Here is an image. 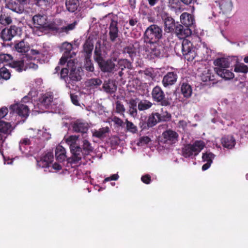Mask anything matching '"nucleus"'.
I'll return each mask as SVG.
<instances>
[{"label":"nucleus","instance_id":"412c9836","mask_svg":"<svg viewBox=\"0 0 248 248\" xmlns=\"http://www.w3.org/2000/svg\"><path fill=\"white\" fill-rule=\"evenodd\" d=\"M24 2H20L18 0H10L7 4V7L14 12L21 13L23 11L22 3Z\"/></svg>","mask_w":248,"mask_h":248},{"label":"nucleus","instance_id":"9b49d317","mask_svg":"<svg viewBox=\"0 0 248 248\" xmlns=\"http://www.w3.org/2000/svg\"><path fill=\"white\" fill-rule=\"evenodd\" d=\"M170 117V114L168 112L167 113L166 115H163V116H161L157 112H152L148 116V120L149 121V125H150V126L152 127L161 121H166V118H169Z\"/></svg>","mask_w":248,"mask_h":248},{"label":"nucleus","instance_id":"0eeeda50","mask_svg":"<svg viewBox=\"0 0 248 248\" xmlns=\"http://www.w3.org/2000/svg\"><path fill=\"white\" fill-rule=\"evenodd\" d=\"M10 113H16L21 118L26 119L29 115V108L22 104H15L10 107Z\"/></svg>","mask_w":248,"mask_h":248},{"label":"nucleus","instance_id":"6e6d98bb","mask_svg":"<svg viewBox=\"0 0 248 248\" xmlns=\"http://www.w3.org/2000/svg\"><path fill=\"white\" fill-rule=\"evenodd\" d=\"M116 112L119 113H123L125 111V108L123 104L120 101H118L116 103Z\"/></svg>","mask_w":248,"mask_h":248},{"label":"nucleus","instance_id":"473e14b6","mask_svg":"<svg viewBox=\"0 0 248 248\" xmlns=\"http://www.w3.org/2000/svg\"><path fill=\"white\" fill-rule=\"evenodd\" d=\"M109 132V128L108 127L106 126L101 128L98 130H95L93 133V136L97 138L102 139L106 137V134Z\"/></svg>","mask_w":248,"mask_h":248},{"label":"nucleus","instance_id":"423d86ee","mask_svg":"<svg viewBox=\"0 0 248 248\" xmlns=\"http://www.w3.org/2000/svg\"><path fill=\"white\" fill-rule=\"evenodd\" d=\"M162 17L164 21V33L163 36V39H164V45L166 47L170 46V35L168 34L170 32V17L168 16L167 14H163Z\"/></svg>","mask_w":248,"mask_h":248},{"label":"nucleus","instance_id":"338daca9","mask_svg":"<svg viewBox=\"0 0 248 248\" xmlns=\"http://www.w3.org/2000/svg\"><path fill=\"white\" fill-rule=\"evenodd\" d=\"M178 137V135L176 132L171 131V144L177 140Z\"/></svg>","mask_w":248,"mask_h":248},{"label":"nucleus","instance_id":"3c124183","mask_svg":"<svg viewBox=\"0 0 248 248\" xmlns=\"http://www.w3.org/2000/svg\"><path fill=\"white\" fill-rule=\"evenodd\" d=\"M12 22V18L10 16L1 15L0 16V22L1 24L7 25L11 24Z\"/></svg>","mask_w":248,"mask_h":248},{"label":"nucleus","instance_id":"c85d7f7f","mask_svg":"<svg viewBox=\"0 0 248 248\" xmlns=\"http://www.w3.org/2000/svg\"><path fill=\"white\" fill-rule=\"evenodd\" d=\"M139 101V99L138 98L136 99H131L129 100L128 105H129V109L128 112L129 114L132 117H135L137 115L138 111H137V103L138 102L137 101Z\"/></svg>","mask_w":248,"mask_h":248},{"label":"nucleus","instance_id":"5701e85b","mask_svg":"<svg viewBox=\"0 0 248 248\" xmlns=\"http://www.w3.org/2000/svg\"><path fill=\"white\" fill-rule=\"evenodd\" d=\"M214 157L215 155L210 152H206L202 154V161L206 162L202 167L203 170H205L210 168Z\"/></svg>","mask_w":248,"mask_h":248},{"label":"nucleus","instance_id":"a18cd8bd","mask_svg":"<svg viewBox=\"0 0 248 248\" xmlns=\"http://www.w3.org/2000/svg\"><path fill=\"white\" fill-rule=\"evenodd\" d=\"M220 7L223 12L228 13L232 10V4L230 0H228L225 3L222 2Z\"/></svg>","mask_w":248,"mask_h":248},{"label":"nucleus","instance_id":"4d7b16f0","mask_svg":"<svg viewBox=\"0 0 248 248\" xmlns=\"http://www.w3.org/2000/svg\"><path fill=\"white\" fill-rule=\"evenodd\" d=\"M2 62H7L12 60L13 57L11 55L7 54H0Z\"/></svg>","mask_w":248,"mask_h":248},{"label":"nucleus","instance_id":"9d476101","mask_svg":"<svg viewBox=\"0 0 248 248\" xmlns=\"http://www.w3.org/2000/svg\"><path fill=\"white\" fill-rule=\"evenodd\" d=\"M70 149L72 155L71 158L67 159L68 162L76 163L81 160L84 153L78 145L71 147Z\"/></svg>","mask_w":248,"mask_h":248},{"label":"nucleus","instance_id":"e2e57ef3","mask_svg":"<svg viewBox=\"0 0 248 248\" xmlns=\"http://www.w3.org/2000/svg\"><path fill=\"white\" fill-rule=\"evenodd\" d=\"M113 121L116 124L119 126H123L124 124L123 120L121 119L116 116L114 117L113 119Z\"/></svg>","mask_w":248,"mask_h":248},{"label":"nucleus","instance_id":"f257e3e1","mask_svg":"<svg viewBox=\"0 0 248 248\" xmlns=\"http://www.w3.org/2000/svg\"><path fill=\"white\" fill-rule=\"evenodd\" d=\"M162 36V30L156 25H151L146 30L144 34V40L146 43H149L151 47L147 49L151 55V58H154L159 55L160 52L155 45Z\"/></svg>","mask_w":248,"mask_h":248},{"label":"nucleus","instance_id":"a878e982","mask_svg":"<svg viewBox=\"0 0 248 248\" xmlns=\"http://www.w3.org/2000/svg\"><path fill=\"white\" fill-rule=\"evenodd\" d=\"M55 157L56 160L59 162L65 161L66 155L65 149L61 145L57 146L55 149Z\"/></svg>","mask_w":248,"mask_h":248},{"label":"nucleus","instance_id":"680f3d73","mask_svg":"<svg viewBox=\"0 0 248 248\" xmlns=\"http://www.w3.org/2000/svg\"><path fill=\"white\" fill-rule=\"evenodd\" d=\"M8 112V109L5 107H3L0 109V119L3 118Z\"/></svg>","mask_w":248,"mask_h":248},{"label":"nucleus","instance_id":"6e6552de","mask_svg":"<svg viewBox=\"0 0 248 248\" xmlns=\"http://www.w3.org/2000/svg\"><path fill=\"white\" fill-rule=\"evenodd\" d=\"M12 131V125L10 123L0 121V142L2 144Z\"/></svg>","mask_w":248,"mask_h":248},{"label":"nucleus","instance_id":"49530a36","mask_svg":"<svg viewBox=\"0 0 248 248\" xmlns=\"http://www.w3.org/2000/svg\"><path fill=\"white\" fill-rule=\"evenodd\" d=\"M76 24L77 22L75 21L71 24H68L66 26L61 28L59 31L60 32H65L67 34L70 31L73 30L75 28Z\"/></svg>","mask_w":248,"mask_h":248},{"label":"nucleus","instance_id":"c9c22d12","mask_svg":"<svg viewBox=\"0 0 248 248\" xmlns=\"http://www.w3.org/2000/svg\"><path fill=\"white\" fill-rule=\"evenodd\" d=\"M201 78L202 81L207 82L214 79V75H212L211 70L205 69L201 75Z\"/></svg>","mask_w":248,"mask_h":248},{"label":"nucleus","instance_id":"b1692460","mask_svg":"<svg viewBox=\"0 0 248 248\" xmlns=\"http://www.w3.org/2000/svg\"><path fill=\"white\" fill-rule=\"evenodd\" d=\"M180 20L181 23L187 28L191 26L194 23V17L187 13H184L181 15Z\"/></svg>","mask_w":248,"mask_h":248},{"label":"nucleus","instance_id":"ddd939ff","mask_svg":"<svg viewBox=\"0 0 248 248\" xmlns=\"http://www.w3.org/2000/svg\"><path fill=\"white\" fill-rule=\"evenodd\" d=\"M175 33L176 36L181 39L188 37L192 33L191 30L186 27L184 28L182 25L178 24L175 26Z\"/></svg>","mask_w":248,"mask_h":248},{"label":"nucleus","instance_id":"ea45409f","mask_svg":"<svg viewBox=\"0 0 248 248\" xmlns=\"http://www.w3.org/2000/svg\"><path fill=\"white\" fill-rule=\"evenodd\" d=\"M9 65L15 68L16 71L21 72L24 68V62L22 61H13L9 63Z\"/></svg>","mask_w":248,"mask_h":248},{"label":"nucleus","instance_id":"20e7f679","mask_svg":"<svg viewBox=\"0 0 248 248\" xmlns=\"http://www.w3.org/2000/svg\"><path fill=\"white\" fill-rule=\"evenodd\" d=\"M21 28L16 25H11L2 29L0 32V37L4 42L11 41L13 37L21 34Z\"/></svg>","mask_w":248,"mask_h":248},{"label":"nucleus","instance_id":"6ab92c4d","mask_svg":"<svg viewBox=\"0 0 248 248\" xmlns=\"http://www.w3.org/2000/svg\"><path fill=\"white\" fill-rule=\"evenodd\" d=\"M93 46V44L91 40L89 39L86 40L83 45V49L81 51L84 54L85 59H91Z\"/></svg>","mask_w":248,"mask_h":248},{"label":"nucleus","instance_id":"13d9d810","mask_svg":"<svg viewBox=\"0 0 248 248\" xmlns=\"http://www.w3.org/2000/svg\"><path fill=\"white\" fill-rule=\"evenodd\" d=\"M141 181L145 184H149L151 182V177L149 174H145L141 176Z\"/></svg>","mask_w":248,"mask_h":248},{"label":"nucleus","instance_id":"39448f33","mask_svg":"<svg viewBox=\"0 0 248 248\" xmlns=\"http://www.w3.org/2000/svg\"><path fill=\"white\" fill-rule=\"evenodd\" d=\"M151 94L154 101L160 103L161 105L163 106L170 105L169 99L165 97L164 92L159 86H156L153 88Z\"/></svg>","mask_w":248,"mask_h":248},{"label":"nucleus","instance_id":"5fc2aeb1","mask_svg":"<svg viewBox=\"0 0 248 248\" xmlns=\"http://www.w3.org/2000/svg\"><path fill=\"white\" fill-rule=\"evenodd\" d=\"M162 83L165 87H167L170 85V72H168L165 75L162 80Z\"/></svg>","mask_w":248,"mask_h":248},{"label":"nucleus","instance_id":"7c9ffc66","mask_svg":"<svg viewBox=\"0 0 248 248\" xmlns=\"http://www.w3.org/2000/svg\"><path fill=\"white\" fill-rule=\"evenodd\" d=\"M181 93L186 98H189L191 96L192 89L191 86L187 83H183L181 87Z\"/></svg>","mask_w":248,"mask_h":248},{"label":"nucleus","instance_id":"393cba45","mask_svg":"<svg viewBox=\"0 0 248 248\" xmlns=\"http://www.w3.org/2000/svg\"><path fill=\"white\" fill-rule=\"evenodd\" d=\"M15 48L19 53L25 54L30 49L29 43L22 40L15 45Z\"/></svg>","mask_w":248,"mask_h":248},{"label":"nucleus","instance_id":"a19ab883","mask_svg":"<svg viewBox=\"0 0 248 248\" xmlns=\"http://www.w3.org/2000/svg\"><path fill=\"white\" fill-rule=\"evenodd\" d=\"M123 52L128 54L129 57L132 59L136 56V51L133 46H129L124 47Z\"/></svg>","mask_w":248,"mask_h":248},{"label":"nucleus","instance_id":"cd10ccee","mask_svg":"<svg viewBox=\"0 0 248 248\" xmlns=\"http://www.w3.org/2000/svg\"><path fill=\"white\" fill-rule=\"evenodd\" d=\"M221 144L224 147L231 149L235 145V140L232 136H227L222 138Z\"/></svg>","mask_w":248,"mask_h":248},{"label":"nucleus","instance_id":"f704fd0d","mask_svg":"<svg viewBox=\"0 0 248 248\" xmlns=\"http://www.w3.org/2000/svg\"><path fill=\"white\" fill-rule=\"evenodd\" d=\"M217 74L226 80L232 79L234 77V74L227 68L223 69L222 71H219Z\"/></svg>","mask_w":248,"mask_h":248},{"label":"nucleus","instance_id":"052dcab7","mask_svg":"<svg viewBox=\"0 0 248 248\" xmlns=\"http://www.w3.org/2000/svg\"><path fill=\"white\" fill-rule=\"evenodd\" d=\"M174 51L177 55H181L182 54V46L181 44H177L174 47Z\"/></svg>","mask_w":248,"mask_h":248},{"label":"nucleus","instance_id":"c03bdc74","mask_svg":"<svg viewBox=\"0 0 248 248\" xmlns=\"http://www.w3.org/2000/svg\"><path fill=\"white\" fill-rule=\"evenodd\" d=\"M0 77L3 79L8 80L10 78L11 73L5 67L0 68Z\"/></svg>","mask_w":248,"mask_h":248},{"label":"nucleus","instance_id":"79ce46f5","mask_svg":"<svg viewBox=\"0 0 248 248\" xmlns=\"http://www.w3.org/2000/svg\"><path fill=\"white\" fill-rule=\"evenodd\" d=\"M234 70L237 73H247L248 72V67L243 63H237L235 65Z\"/></svg>","mask_w":248,"mask_h":248},{"label":"nucleus","instance_id":"09e8293b","mask_svg":"<svg viewBox=\"0 0 248 248\" xmlns=\"http://www.w3.org/2000/svg\"><path fill=\"white\" fill-rule=\"evenodd\" d=\"M84 68L89 72H93L94 67L91 59H85Z\"/></svg>","mask_w":248,"mask_h":248},{"label":"nucleus","instance_id":"0e129e2a","mask_svg":"<svg viewBox=\"0 0 248 248\" xmlns=\"http://www.w3.org/2000/svg\"><path fill=\"white\" fill-rule=\"evenodd\" d=\"M119 177V176L117 174H114L111 175L110 177L106 178L104 179V182H106L111 180L116 181L118 179Z\"/></svg>","mask_w":248,"mask_h":248},{"label":"nucleus","instance_id":"aec40b11","mask_svg":"<svg viewBox=\"0 0 248 248\" xmlns=\"http://www.w3.org/2000/svg\"><path fill=\"white\" fill-rule=\"evenodd\" d=\"M53 101V95L50 93H46L43 94L39 98V101L41 106H44L46 108H49Z\"/></svg>","mask_w":248,"mask_h":248},{"label":"nucleus","instance_id":"de8ad7c7","mask_svg":"<svg viewBox=\"0 0 248 248\" xmlns=\"http://www.w3.org/2000/svg\"><path fill=\"white\" fill-rule=\"evenodd\" d=\"M127 131L132 133H136L138 131L137 127L131 122L129 121L127 119L125 120Z\"/></svg>","mask_w":248,"mask_h":248},{"label":"nucleus","instance_id":"f8f14e48","mask_svg":"<svg viewBox=\"0 0 248 248\" xmlns=\"http://www.w3.org/2000/svg\"><path fill=\"white\" fill-rule=\"evenodd\" d=\"M108 29L109 39L111 42H114L119 36L118 21L113 19H111Z\"/></svg>","mask_w":248,"mask_h":248},{"label":"nucleus","instance_id":"72a5a7b5","mask_svg":"<svg viewBox=\"0 0 248 248\" xmlns=\"http://www.w3.org/2000/svg\"><path fill=\"white\" fill-rule=\"evenodd\" d=\"M73 55H69L67 53H63L62 57L60 60L59 64L61 65H64L66 62H67V66L69 67L72 66L74 64V62L73 60H70L68 61L69 58H73Z\"/></svg>","mask_w":248,"mask_h":248},{"label":"nucleus","instance_id":"f3484780","mask_svg":"<svg viewBox=\"0 0 248 248\" xmlns=\"http://www.w3.org/2000/svg\"><path fill=\"white\" fill-rule=\"evenodd\" d=\"M181 45L182 46V54L183 55L186 56L188 54H192V56L193 57L194 54V47L189 38L184 39Z\"/></svg>","mask_w":248,"mask_h":248},{"label":"nucleus","instance_id":"58836bf2","mask_svg":"<svg viewBox=\"0 0 248 248\" xmlns=\"http://www.w3.org/2000/svg\"><path fill=\"white\" fill-rule=\"evenodd\" d=\"M69 69L67 68H62L60 72V78L61 79L64 80L66 84L68 85L71 83V82L69 81Z\"/></svg>","mask_w":248,"mask_h":248},{"label":"nucleus","instance_id":"8fccbe9b","mask_svg":"<svg viewBox=\"0 0 248 248\" xmlns=\"http://www.w3.org/2000/svg\"><path fill=\"white\" fill-rule=\"evenodd\" d=\"M88 83L90 87H97L102 84V81L99 78H93L89 79Z\"/></svg>","mask_w":248,"mask_h":248},{"label":"nucleus","instance_id":"bf43d9fd","mask_svg":"<svg viewBox=\"0 0 248 248\" xmlns=\"http://www.w3.org/2000/svg\"><path fill=\"white\" fill-rule=\"evenodd\" d=\"M70 98L72 102L76 106H79V103L78 100V96L74 93L70 94Z\"/></svg>","mask_w":248,"mask_h":248},{"label":"nucleus","instance_id":"69168bd1","mask_svg":"<svg viewBox=\"0 0 248 248\" xmlns=\"http://www.w3.org/2000/svg\"><path fill=\"white\" fill-rule=\"evenodd\" d=\"M140 141L141 144H146L151 141V139L148 136H143L140 138Z\"/></svg>","mask_w":248,"mask_h":248},{"label":"nucleus","instance_id":"a211bd4d","mask_svg":"<svg viewBox=\"0 0 248 248\" xmlns=\"http://www.w3.org/2000/svg\"><path fill=\"white\" fill-rule=\"evenodd\" d=\"M32 20L35 27L37 28H44L46 27V16L45 15H36L33 16Z\"/></svg>","mask_w":248,"mask_h":248},{"label":"nucleus","instance_id":"4be33fe9","mask_svg":"<svg viewBox=\"0 0 248 248\" xmlns=\"http://www.w3.org/2000/svg\"><path fill=\"white\" fill-rule=\"evenodd\" d=\"M103 89L106 93L112 94L116 92L117 87L114 81L109 79L104 81Z\"/></svg>","mask_w":248,"mask_h":248},{"label":"nucleus","instance_id":"bb28decb","mask_svg":"<svg viewBox=\"0 0 248 248\" xmlns=\"http://www.w3.org/2000/svg\"><path fill=\"white\" fill-rule=\"evenodd\" d=\"M159 142L162 144H166L163 147L169 148V144L170 143V129H168L164 131L162 136L160 137Z\"/></svg>","mask_w":248,"mask_h":248},{"label":"nucleus","instance_id":"603ef678","mask_svg":"<svg viewBox=\"0 0 248 248\" xmlns=\"http://www.w3.org/2000/svg\"><path fill=\"white\" fill-rule=\"evenodd\" d=\"M35 4L42 8H45L50 4V0H33Z\"/></svg>","mask_w":248,"mask_h":248},{"label":"nucleus","instance_id":"e433bc0d","mask_svg":"<svg viewBox=\"0 0 248 248\" xmlns=\"http://www.w3.org/2000/svg\"><path fill=\"white\" fill-rule=\"evenodd\" d=\"M82 150L84 155H88L93 152V148L88 140H84L83 141Z\"/></svg>","mask_w":248,"mask_h":248},{"label":"nucleus","instance_id":"864d4df0","mask_svg":"<svg viewBox=\"0 0 248 248\" xmlns=\"http://www.w3.org/2000/svg\"><path fill=\"white\" fill-rule=\"evenodd\" d=\"M139 126L142 129H148L149 128H151L150 125L149 124V121L147 120V121H146V119H144L141 118L140 120V123H139Z\"/></svg>","mask_w":248,"mask_h":248},{"label":"nucleus","instance_id":"dca6fc26","mask_svg":"<svg viewBox=\"0 0 248 248\" xmlns=\"http://www.w3.org/2000/svg\"><path fill=\"white\" fill-rule=\"evenodd\" d=\"M81 79V76L80 75V71L78 69H77L74 64L72 66L70 70L69 75V81L71 82L70 84L72 85L77 81H79Z\"/></svg>","mask_w":248,"mask_h":248},{"label":"nucleus","instance_id":"2eb2a0df","mask_svg":"<svg viewBox=\"0 0 248 248\" xmlns=\"http://www.w3.org/2000/svg\"><path fill=\"white\" fill-rule=\"evenodd\" d=\"M214 64L215 66V70L217 74L219 71H222L224 69L228 68L230 66L229 59L224 58H218L215 60Z\"/></svg>","mask_w":248,"mask_h":248},{"label":"nucleus","instance_id":"7ed1b4c3","mask_svg":"<svg viewBox=\"0 0 248 248\" xmlns=\"http://www.w3.org/2000/svg\"><path fill=\"white\" fill-rule=\"evenodd\" d=\"M205 143L202 140H197L192 144H187L182 150V154L185 157L196 156L205 147Z\"/></svg>","mask_w":248,"mask_h":248},{"label":"nucleus","instance_id":"f03ea898","mask_svg":"<svg viewBox=\"0 0 248 248\" xmlns=\"http://www.w3.org/2000/svg\"><path fill=\"white\" fill-rule=\"evenodd\" d=\"M94 60L97 63L100 71L105 73L114 74L117 70V65L115 63V59H105V55L102 52L100 47H95L94 51Z\"/></svg>","mask_w":248,"mask_h":248},{"label":"nucleus","instance_id":"774afa93","mask_svg":"<svg viewBox=\"0 0 248 248\" xmlns=\"http://www.w3.org/2000/svg\"><path fill=\"white\" fill-rule=\"evenodd\" d=\"M138 22L137 18H131L129 19V24L131 26H134L136 25Z\"/></svg>","mask_w":248,"mask_h":248},{"label":"nucleus","instance_id":"c756f323","mask_svg":"<svg viewBox=\"0 0 248 248\" xmlns=\"http://www.w3.org/2000/svg\"><path fill=\"white\" fill-rule=\"evenodd\" d=\"M65 5L67 10L73 13L77 10L79 3L78 0H66Z\"/></svg>","mask_w":248,"mask_h":248},{"label":"nucleus","instance_id":"4c0bfd02","mask_svg":"<svg viewBox=\"0 0 248 248\" xmlns=\"http://www.w3.org/2000/svg\"><path fill=\"white\" fill-rule=\"evenodd\" d=\"M62 48L63 49V53H67L69 55L76 56V53L72 52L73 49V45L71 43L64 42L62 44Z\"/></svg>","mask_w":248,"mask_h":248},{"label":"nucleus","instance_id":"4468645a","mask_svg":"<svg viewBox=\"0 0 248 248\" xmlns=\"http://www.w3.org/2000/svg\"><path fill=\"white\" fill-rule=\"evenodd\" d=\"M73 130L76 133H86L89 129L88 124L80 120H77L72 124Z\"/></svg>","mask_w":248,"mask_h":248},{"label":"nucleus","instance_id":"2f4dec72","mask_svg":"<svg viewBox=\"0 0 248 248\" xmlns=\"http://www.w3.org/2000/svg\"><path fill=\"white\" fill-rule=\"evenodd\" d=\"M153 104L149 100L142 99L140 100L138 104V108L140 111H144L150 108Z\"/></svg>","mask_w":248,"mask_h":248},{"label":"nucleus","instance_id":"1a4fd4ad","mask_svg":"<svg viewBox=\"0 0 248 248\" xmlns=\"http://www.w3.org/2000/svg\"><path fill=\"white\" fill-rule=\"evenodd\" d=\"M53 159V153L47 152L42 155L39 160H37V166L40 168H48L52 164Z\"/></svg>","mask_w":248,"mask_h":248},{"label":"nucleus","instance_id":"37998d69","mask_svg":"<svg viewBox=\"0 0 248 248\" xmlns=\"http://www.w3.org/2000/svg\"><path fill=\"white\" fill-rule=\"evenodd\" d=\"M78 138V136H70L66 140V143L69 145L70 149L71 147L78 145L77 143V141Z\"/></svg>","mask_w":248,"mask_h":248}]
</instances>
